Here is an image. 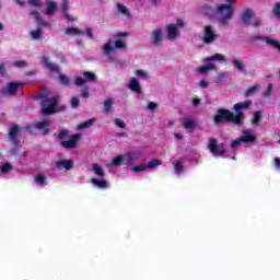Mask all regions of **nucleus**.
<instances>
[{
	"instance_id": "f257e3e1",
	"label": "nucleus",
	"mask_w": 280,
	"mask_h": 280,
	"mask_svg": "<svg viewBox=\"0 0 280 280\" xmlns=\"http://www.w3.org/2000/svg\"><path fill=\"white\" fill-rule=\"evenodd\" d=\"M56 139L60 141L61 148L66 150H75L78 148V143L80 142V135H69V130L63 129L57 133H55Z\"/></svg>"
},
{
	"instance_id": "f03ea898",
	"label": "nucleus",
	"mask_w": 280,
	"mask_h": 280,
	"mask_svg": "<svg viewBox=\"0 0 280 280\" xmlns=\"http://www.w3.org/2000/svg\"><path fill=\"white\" fill-rule=\"evenodd\" d=\"M213 121L215 126H222V124H235V126H240L237 118H235V114L226 108H219L217 114L213 116Z\"/></svg>"
},
{
	"instance_id": "7ed1b4c3",
	"label": "nucleus",
	"mask_w": 280,
	"mask_h": 280,
	"mask_svg": "<svg viewBox=\"0 0 280 280\" xmlns=\"http://www.w3.org/2000/svg\"><path fill=\"white\" fill-rule=\"evenodd\" d=\"M217 12L219 14V24L226 27L231 24V20L233 19V14L235 12V7H233V4H221L217 8Z\"/></svg>"
},
{
	"instance_id": "20e7f679",
	"label": "nucleus",
	"mask_w": 280,
	"mask_h": 280,
	"mask_svg": "<svg viewBox=\"0 0 280 280\" xmlns=\"http://www.w3.org/2000/svg\"><path fill=\"white\" fill-rule=\"evenodd\" d=\"M42 97V113L43 115H54L58 113V98L56 96L47 97L46 95Z\"/></svg>"
},
{
	"instance_id": "39448f33",
	"label": "nucleus",
	"mask_w": 280,
	"mask_h": 280,
	"mask_svg": "<svg viewBox=\"0 0 280 280\" xmlns=\"http://www.w3.org/2000/svg\"><path fill=\"white\" fill-rule=\"evenodd\" d=\"M252 107H253V101H250V100L234 104L233 110H235V113H236V115H234V117H235L236 121H238L240 126H242V121L245 117L244 110H250Z\"/></svg>"
},
{
	"instance_id": "423d86ee",
	"label": "nucleus",
	"mask_w": 280,
	"mask_h": 280,
	"mask_svg": "<svg viewBox=\"0 0 280 280\" xmlns=\"http://www.w3.org/2000/svg\"><path fill=\"white\" fill-rule=\"evenodd\" d=\"M244 25H254V27H261V22L255 18L253 9H246L241 16Z\"/></svg>"
},
{
	"instance_id": "0eeeda50",
	"label": "nucleus",
	"mask_w": 280,
	"mask_h": 280,
	"mask_svg": "<svg viewBox=\"0 0 280 280\" xmlns=\"http://www.w3.org/2000/svg\"><path fill=\"white\" fill-rule=\"evenodd\" d=\"M208 150L214 156H224L226 154V148L224 147V143L222 142L218 143V139L215 138L210 139V142L208 144Z\"/></svg>"
},
{
	"instance_id": "6e6552de",
	"label": "nucleus",
	"mask_w": 280,
	"mask_h": 280,
	"mask_svg": "<svg viewBox=\"0 0 280 280\" xmlns=\"http://www.w3.org/2000/svg\"><path fill=\"white\" fill-rule=\"evenodd\" d=\"M259 40H262L264 43L269 45V47H273V49H278L280 51V44L278 40L264 35H254L252 37L253 43H259Z\"/></svg>"
},
{
	"instance_id": "1a4fd4ad",
	"label": "nucleus",
	"mask_w": 280,
	"mask_h": 280,
	"mask_svg": "<svg viewBox=\"0 0 280 280\" xmlns=\"http://www.w3.org/2000/svg\"><path fill=\"white\" fill-rule=\"evenodd\" d=\"M20 136L21 129L19 128V125H12L9 130V139L15 147L21 145V140L19 139Z\"/></svg>"
},
{
	"instance_id": "9d476101",
	"label": "nucleus",
	"mask_w": 280,
	"mask_h": 280,
	"mask_svg": "<svg viewBox=\"0 0 280 280\" xmlns=\"http://www.w3.org/2000/svg\"><path fill=\"white\" fill-rule=\"evenodd\" d=\"M217 38L215 32L210 25L205 26L203 31V43L205 45H211Z\"/></svg>"
},
{
	"instance_id": "9b49d317",
	"label": "nucleus",
	"mask_w": 280,
	"mask_h": 280,
	"mask_svg": "<svg viewBox=\"0 0 280 280\" xmlns=\"http://www.w3.org/2000/svg\"><path fill=\"white\" fill-rule=\"evenodd\" d=\"M23 86L21 82H10L8 83L7 88L3 89L4 95H16V91Z\"/></svg>"
},
{
	"instance_id": "f8f14e48",
	"label": "nucleus",
	"mask_w": 280,
	"mask_h": 280,
	"mask_svg": "<svg viewBox=\"0 0 280 280\" xmlns=\"http://www.w3.org/2000/svg\"><path fill=\"white\" fill-rule=\"evenodd\" d=\"M241 141H243V143H257V136L253 135V129H247L243 131Z\"/></svg>"
},
{
	"instance_id": "ddd939ff",
	"label": "nucleus",
	"mask_w": 280,
	"mask_h": 280,
	"mask_svg": "<svg viewBox=\"0 0 280 280\" xmlns=\"http://www.w3.org/2000/svg\"><path fill=\"white\" fill-rule=\"evenodd\" d=\"M127 36H129L128 33H116L114 35L115 38H118L115 42V49H127L126 43H124V40H121V38H127Z\"/></svg>"
},
{
	"instance_id": "4468645a",
	"label": "nucleus",
	"mask_w": 280,
	"mask_h": 280,
	"mask_svg": "<svg viewBox=\"0 0 280 280\" xmlns=\"http://www.w3.org/2000/svg\"><path fill=\"white\" fill-rule=\"evenodd\" d=\"M57 170H73V160H59L56 162Z\"/></svg>"
},
{
	"instance_id": "2eb2a0df",
	"label": "nucleus",
	"mask_w": 280,
	"mask_h": 280,
	"mask_svg": "<svg viewBox=\"0 0 280 280\" xmlns=\"http://www.w3.org/2000/svg\"><path fill=\"white\" fill-rule=\"evenodd\" d=\"M30 14L35 18L37 25H40L42 27H49V22L43 20V15H40L38 11H31Z\"/></svg>"
},
{
	"instance_id": "dca6fc26",
	"label": "nucleus",
	"mask_w": 280,
	"mask_h": 280,
	"mask_svg": "<svg viewBox=\"0 0 280 280\" xmlns=\"http://www.w3.org/2000/svg\"><path fill=\"white\" fill-rule=\"evenodd\" d=\"M201 13L205 15V16H208V19H213V16H215L217 14V11L211 5H208V4H203L201 8Z\"/></svg>"
},
{
	"instance_id": "f3484780",
	"label": "nucleus",
	"mask_w": 280,
	"mask_h": 280,
	"mask_svg": "<svg viewBox=\"0 0 280 280\" xmlns=\"http://www.w3.org/2000/svg\"><path fill=\"white\" fill-rule=\"evenodd\" d=\"M151 40L153 45H159L163 40V31L161 28H156L151 34Z\"/></svg>"
},
{
	"instance_id": "a211bd4d",
	"label": "nucleus",
	"mask_w": 280,
	"mask_h": 280,
	"mask_svg": "<svg viewBox=\"0 0 280 280\" xmlns=\"http://www.w3.org/2000/svg\"><path fill=\"white\" fill-rule=\"evenodd\" d=\"M50 125H51V120H44V121L37 122L36 128H38L39 130L44 129L43 135L47 136L49 135V132H51V130H49L48 128V126Z\"/></svg>"
},
{
	"instance_id": "6ab92c4d",
	"label": "nucleus",
	"mask_w": 280,
	"mask_h": 280,
	"mask_svg": "<svg viewBox=\"0 0 280 280\" xmlns=\"http://www.w3.org/2000/svg\"><path fill=\"white\" fill-rule=\"evenodd\" d=\"M232 65H233L234 69H236L237 71H241V73H246V63H244V60L234 59L232 61Z\"/></svg>"
},
{
	"instance_id": "aec40b11",
	"label": "nucleus",
	"mask_w": 280,
	"mask_h": 280,
	"mask_svg": "<svg viewBox=\"0 0 280 280\" xmlns=\"http://www.w3.org/2000/svg\"><path fill=\"white\" fill-rule=\"evenodd\" d=\"M139 160V153L137 152H129L125 154V164L127 165V163L129 165H132V163H135V161Z\"/></svg>"
},
{
	"instance_id": "412c9836",
	"label": "nucleus",
	"mask_w": 280,
	"mask_h": 280,
	"mask_svg": "<svg viewBox=\"0 0 280 280\" xmlns=\"http://www.w3.org/2000/svg\"><path fill=\"white\" fill-rule=\"evenodd\" d=\"M129 89L130 91H133V93L141 94V85L139 84V81L136 78H131L129 82Z\"/></svg>"
},
{
	"instance_id": "4be33fe9",
	"label": "nucleus",
	"mask_w": 280,
	"mask_h": 280,
	"mask_svg": "<svg viewBox=\"0 0 280 280\" xmlns=\"http://www.w3.org/2000/svg\"><path fill=\"white\" fill-rule=\"evenodd\" d=\"M91 183L92 185H94V187H97L98 189H108V182H106V179L92 178Z\"/></svg>"
},
{
	"instance_id": "5701e85b",
	"label": "nucleus",
	"mask_w": 280,
	"mask_h": 280,
	"mask_svg": "<svg viewBox=\"0 0 280 280\" xmlns=\"http://www.w3.org/2000/svg\"><path fill=\"white\" fill-rule=\"evenodd\" d=\"M46 14L47 16H51V14H54V12H56V10H58V3H56L55 1H48L46 2Z\"/></svg>"
},
{
	"instance_id": "b1692460",
	"label": "nucleus",
	"mask_w": 280,
	"mask_h": 280,
	"mask_svg": "<svg viewBox=\"0 0 280 280\" xmlns=\"http://www.w3.org/2000/svg\"><path fill=\"white\" fill-rule=\"evenodd\" d=\"M167 34L170 39H174L178 37V28L176 24H170L167 27Z\"/></svg>"
},
{
	"instance_id": "393cba45",
	"label": "nucleus",
	"mask_w": 280,
	"mask_h": 280,
	"mask_svg": "<svg viewBox=\"0 0 280 280\" xmlns=\"http://www.w3.org/2000/svg\"><path fill=\"white\" fill-rule=\"evenodd\" d=\"M34 180L39 187H47V177L43 174H36Z\"/></svg>"
},
{
	"instance_id": "a878e982",
	"label": "nucleus",
	"mask_w": 280,
	"mask_h": 280,
	"mask_svg": "<svg viewBox=\"0 0 280 280\" xmlns=\"http://www.w3.org/2000/svg\"><path fill=\"white\" fill-rule=\"evenodd\" d=\"M92 170L98 178H104V176H106V173H104V168H102L101 165L97 163L92 164Z\"/></svg>"
},
{
	"instance_id": "bb28decb",
	"label": "nucleus",
	"mask_w": 280,
	"mask_h": 280,
	"mask_svg": "<svg viewBox=\"0 0 280 280\" xmlns=\"http://www.w3.org/2000/svg\"><path fill=\"white\" fill-rule=\"evenodd\" d=\"M43 63L49 69V71H58V66L49 61V57H42Z\"/></svg>"
},
{
	"instance_id": "cd10ccee",
	"label": "nucleus",
	"mask_w": 280,
	"mask_h": 280,
	"mask_svg": "<svg viewBox=\"0 0 280 280\" xmlns=\"http://www.w3.org/2000/svg\"><path fill=\"white\" fill-rule=\"evenodd\" d=\"M82 75L85 78L86 82H97V75L93 72L84 71Z\"/></svg>"
},
{
	"instance_id": "c85d7f7f",
	"label": "nucleus",
	"mask_w": 280,
	"mask_h": 280,
	"mask_svg": "<svg viewBox=\"0 0 280 280\" xmlns=\"http://www.w3.org/2000/svg\"><path fill=\"white\" fill-rule=\"evenodd\" d=\"M31 37L33 38V40H43V30L42 28H37L33 32H31Z\"/></svg>"
},
{
	"instance_id": "c756f323",
	"label": "nucleus",
	"mask_w": 280,
	"mask_h": 280,
	"mask_svg": "<svg viewBox=\"0 0 280 280\" xmlns=\"http://www.w3.org/2000/svg\"><path fill=\"white\" fill-rule=\"evenodd\" d=\"M93 124H95V118H91L89 120H85L84 122H81L78 126L79 130H86V128H90V126H93Z\"/></svg>"
},
{
	"instance_id": "7c9ffc66",
	"label": "nucleus",
	"mask_w": 280,
	"mask_h": 280,
	"mask_svg": "<svg viewBox=\"0 0 280 280\" xmlns=\"http://www.w3.org/2000/svg\"><path fill=\"white\" fill-rule=\"evenodd\" d=\"M113 110V98H107L104 102V113L108 115Z\"/></svg>"
},
{
	"instance_id": "2f4dec72",
	"label": "nucleus",
	"mask_w": 280,
	"mask_h": 280,
	"mask_svg": "<svg viewBox=\"0 0 280 280\" xmlns=\"http://www.w3.org/2000/svg\"><path fill=\"white\" fill-rule=\"evenodd\" d=\"M121 163H126L125 155H118V156L114 158L112 161V165H114V167H119V165H121Z\"/></svg>"
},
{
	"instance_id": "473e14b6",
	"label": "nucleus",
	"mask_w": 280,
	"mask_h": 280,
	"mask_svg": "<svg viewBox=\"0 0 280 280\" xmlns=\"http://www.w3.org/2000/svg\"><path fill=\"white\" fill-rule=\"evenodd\" d=\"M103 50L106 54V56H110V54H114L115 51V47H113V42H107L104 46H103Z\"/></svg>"
},
{
	"instance_id": "72a5a7b5",
	"label": "nucleus",
	"mask_w": 280,
	"mask_h": 280,
	"mask_svg": "<svg viewBox=\"0 0 280 280\" xmlns=\"http://www.w3.org/2000/svg\"><path fill=\"white\" fill-rule=\"evenodd\" d=\"M211 69H215L214 63H208L206 66H201L198 68L199 73H207L208 71H211Z\"/></svg>"
},
{
	"instance_id": "f704fd0d",
	"label": "nucleus",
	"mask_w": 280,
	"mask_h": 280,
	"mask_svg": "<svg viewBox=\"0 0 280 280\" xmlns=\"http://www.w3.org/2000/svg\"><path fill=\"white\" fill-rule=\"evenodd\" d=\"M257 91H259V86L254 85L246 90V92L244 93V97H250L252 95H255V93H257Z\"/></svg>"
},
{
	"instance_id": "c9c22d12",
	"label": "nucleus",
	"mask_w": 280,
	"mask_h": 280,
	"mask_svg": "<svg viewBox=\"0 0 280 280\" xmlns=\"http://www.w3.org/2000/svg\"><path fill=\"white\" fill-rule=\"evenodd\" d=\"M66 34L67 35H80V34H84V31H80L79 28H75V27H68V28H66Z\"/></svg>"
},
{
	"instance_id": "e433bc0d",
	"label": "nucleus",
	"mask_w": 280,
	"mask_h": 280,
	"mask_svg": "<svg viewBox=\"0 0 280 280\" xmlns=\"http://www.w3.org/2000/svg\"><path fill=\"white\" fill-rule=\"evenodd\" d=\"M159 165H161V160L153 159L148 163L147 170H154V167H159Z\"/></svg>"
},
{
	"instance_id": "4c0bfd02",
	"label": "nucleus",
	"mask_w": 280,
	"mask_h": 280,
	"mask_svg": "<svg viewBox=\"0 0 280 280\" xmlns=\"http://www.w3.org/2000/svg\"><path fill=\"white\" fill-rule=\"evenodd\" d=\"M184 128L186 130H194L196 128V121L194 119H187L184 121Z\"/></svg>"
},
{
	"instance_id": "58836bf2",
	"label": "nucleus",
	"mask_w": 280,
	"mask_h": 280,
	"mask_svg": "<svg viewBox=\"0 0 280 280\" xmlns=\"http://www.w3.org/2000/svg\"><path fill=\"white\" fill-rule=\"evenodd\" d=\"M117 10H118V12H120V14H125L126 16H130V12L128 11V7H126L121 3H118L117 4Z\"/></svg>"
},
{
	"instance_id": "ea45409f",
	"label": "nucleus",
	"mask_w": 280,
	"mask_h": 280,
	"mask_svg": "<svg viewBox=\"0 0 280 280\" xmlns=\"http://www.w3.org/2000/svg\"><path fill=\"white\" fill-rule=\"evenodd\" d=\"M59 82L63 86H69V84H71V81L69 80V77H67L65 74H59Z\"/></svg>"
},
{
	"instance_id": "a19ab883",
	"label": "nucleus",
	"mask_w": 280,
	"mask_h": 280,
	"mask_svg": "<svg viewBox=\"0 0 280 280\" xmlns=\"http://www.w3.org/2000/svg\"><path fill=\"white\" fill-rule=\"evenodd\" d=\"M13 167H14V166H12V164H10V163H4V164L1 166L0 172H1L2 174H8V172H12Z\"/></svg>"
},
{
	"instance_id": "79ce46f5",
	"label": "nucleus",
	"mask_w": 280,
	"mask_h": 280,
	"mask_svg": "<svg viewBox=\"0 0 280 280\" xmlns=\"http://www.w3.org/2000/svg\"><path fill=\"white\" fill-rule=\"evenodd\" d=\"M260 121H261V112H255L252 124H254V126H257Z\"/></svg>"
},
{
	"instance_id": "37998d69",
	"label": "nucleus",
	"mask_w": 280,
	"mask_h": 280,
	"mask_svg": "<svg viewBox=\"0 0 280 280\" xmlns=\"http://www.w3.org/2000/svg\"><path fill=\"white\" fill-rule=\"evenodd\" d=\"M213 60H224V55L215 54L214 56L206 59L207 62H212Z\"/></svg>"
},
{
	"instance_id": "c03bdc74",
	"label": "nucleus",
	"mask_w": 280,
	"mask_h": 280,
	"mask_svg": "<svg viewBox=\"0 0 280 280\" xmlns=\"http://www.w3.org/2000/svg\"><path fill=\"white\" fill-rule=\"evenodd\" d=\"M81 97H84V98L91 97L90 88L88 85L82 88V90H81Z\"/></svg>"
},
{
	"instance_id": "a18cd8bd",
	"label": "nucleus",
	"mask_w": 280,
	"mask_h": 280,
	"mask_svg": "<svg viewBox=\"0 0 280 280\" xmlns=\"http://www.w3.org/2000/svg\"><path fill=\"white\" fill-rule=\"evenodd\" d=\"M272 14L276 19H280V2H277L272 9Z\"/></svg>"
},
{
	"instance_id": "49530a36",
	"label": "nucleus",
	"mask_w": 280,
	"mask_h": 280,
	"mask_svg": "<svg viewBox=\"0 0 280 280\" xmlns=\"http://www.w3.org/2000/svg\"><path fill=\"white\" fill-rule=\"evenodd\" d=\"M242 143H244V142H243V140H242V137H240V138H237L236 140H233V141L231 142V148H232L233 150H235V148H240V145H242Z\"/></svg>"
},
{
	"instance_id": "de8ad7c7",
	"label": "nucleus",
	"mask_w": 280,
	"mask_h": 280,
	"mask_svg": "<svg viewBox=\"0 0 280 280\" xmlns=\"http://www.w3.org/2000/svg\"><path fill=\"white\" fill-rule=\"evenodd\" d=\"M61 12H63V14H67V12H69V0H62Z\"/></svg>"
},
{
	"instance_id": "09e8293b",
	"label": "nucleus",
	"mask_w": 280,
	"mask_h": 280,
	"mask_svg": "<svg viewBox=\"0 0 280 280\" xmlns=\"http://www.w3.org/2000/svg\"><path fill=\"white\" fill-rule=\"evenodd\" d=\"M183 170H185V166L180 162L175 163V172L176 174H183Z\"/></svg>"
},
{
	"instance_id": "8fccbe9b",
	"label": "nucleus",
	"mask_w": 280,
	"mask_h": 280,
	"mask_svg": "<svg viewBox=\"0 0 280 280\" xmlns=\"http://www.w3.org/2000/svg\"><path fill=\"white\" fill-rule=\"evenodd\" d=\"M72 108H78L80 106V98L78 96H73L70 101Z\"/></svg>"
},
{
	"instance_id": "3c124183",
	"label": "nucleus",
	"mask_w": 280,
	"mask_h": 280,
	"mask_svg": "<svg viewBox=\"0 0 280 280\" xmlns=\"http://www.w3.org/2000/svg\"><path fill=\"white\" fill-rule=\"evenodd\" d=\"M145 170H148V166L147 165H138V166H135L132 168V172H135L136 174H138V172H145Z\"/></svg>"
},
{
	"instance_id": "603ef678",
	"label": "nucleus",
	"mask_w": 280,
	"mask_h": 280,
	"mask_svg": "<svg viewBox=\"0 0 280 280\" xmlns=\"http://www.w3.org/2000/svg\"><path fill=\"white\" fill-rule=\"evenodd\" d=\"M114 124H115V126H117V128H122V129H125L126 128V122H124L121 119H119V118H116L115 120H114Z\"/></svg>"
},
{
	"instance_id": "864d4df0",
	"label": "nucleus",
	"mask_w": 280,
	"mask_h": 280,
	"mask_svg": "<svg viewBox=\"0 0 280 280\" xmlns=\"http://www.w3.org/2000/svg\"><path fill=\"white\" fill-rule=\"evenodd\" d=\"M13 66L18 67L20 69H23V68L27 67V62L26 61H15V62H13Z\"/></svg>"
},
{
	"instance_id": "5fc2aeb1",
	"label": "nucleus",
	"mask_w": 280,
	"mask_h": 280,
	"mask_svg": "<svg viewBox=\"0 0 280 280\" xmlns=\"http://www.w3.org/2000/svg\"><path fill=\"white\" fill-rule=\"evenodd\" d=\"M271 93H272V83H269L264 95H265V97H270Z\"/></svg>"
},
{
	"instance_id": "6e6d98bb",
	"label": "nucleus",
	"mask_w": 280,
	"mask_h": 280,
	"mask_svg": "<svg viewBox=\"0 0 280 280\" xmlns=\"http://www.w3.org/2000/svg\"><path fill=\"white\" fill-rule=\"evenodd\" d=\"M28 3L31 5H33L34 8H40L43 5V3L40 2V0H30Z\"/></svg>"
},
{
	"instance_id": "4d7b16f0",
	"label": "nucleus",
	"mask_w": 280,
	"mask_h": 280,
	"mask_svg": "<svg viewBox=\"0 0 280 280\" xmlns=\"http://www.w3.org/2000/svg\"><path fill=\"white\" fill-rule=\"evenodd\" d=\"M74 84L75 86H82L84 84V80L82 79V77H77L74 80Z\"/></svg>"
},
{
	"instance_id": "13d9d810",
	"label": "nucleus",
	"mask_w": 280,
	"mask_h": 280,
	"mask_svg": "<svg viewBox=\"0 0 280 280\" xmlns=\"http://www.w3.org/2000/svg\"><path fill=\"white\" fill-rule=\"evenodd\" d=\"M5 73H8V68L4 63H0V75H5Z\"/></svg>"
},
{
	"instance_id": "bf43d9fd",
	"label": "nucleus",
	"mask_w": 280,
	"mask_h": 280,
	"mask_svg": "<svg viewBox=\"0 0 280 280\" xmlns=\"http://www.w3.org/2000/svg\"><path fill=\"white\" fill-rule=\"evenodd\" d=\"M156 106H159L156 103H154V102H149V104H148V109H149V110H154V108H156Z\"/></svg>"
},
{
	"instance_id": "052dcab7",
	"label": "nucleus",
	"mask_w": 280,
	"mask_h": 280,
	"mask_svg": "<svg viewBox=\"0 0 280 280\" xmlns=\"http://www.w3.org/2000/svg\"><path fill=\"white\" fill-rule=\"evenodd\" d=\"M136 75H138V78H145V72L143 70H137Z\"/></svg>"
},
{
	"instance_id": "680f3d73",
	"label": "nucleus",
	"mask_w": 280,
	"mask_h": 280,
	"mask_svg": "<svg viewBox=\"0 0 280 280\" xmlns=\"http://www.w3.org/2000/svg\"><path fill=\"white\" fill-rule=\"evenodd\" d=\"M273 162H275V167L280 170V159L279 158H275Z\"/></svg>"
},
{
	"instance_id": "e2e57ef3",
	"label": "nucleus",
	"mask_w": 280,
	"mask_h": 280,
	"mask_svg": "<svg viewBox=\"0 0 280 280\" xmlns=\"http://www.w3.org/2000/svg\"><path fill=\"white\" fill-rule=\"evenodd\" d=\"M85 34H86L88 38H93V31H91V28H86Z\"/></svg>"
},
{
	"instance_id": "0e129e2a",
	"label": "nucleus",
	"mask_w": 280,
	"mask_h": 280,
	"mask_svg": "<svg viewBox=\"0 0 280 280\" xmlns=\"http://www.w3.org/2000/svg\"><path fill=\"white\" fill-rule=\"evenodd\" d=\"M65 19H67V21H70L71 23H73V21H75V18H73L72 15L70 14H65Z\"/></svg>"
},
{
	"instance_id": "69168bd1",
	"label": "nucleus",
	"mask_w": 280,
	"mask_h": 280,
	"mask_svg": "<svg viewBox=\"0 0 280 280\" xmlns=\"http://www.w3.org/2000/svg\"><path fill=\"white\" fill-rule=\"evenodd\" d=\"M199 85H200L202 89H207V86H209V83H208L207 81H205V80H201V81L199 82Z\"/></svg>"
},
{
	"instance_id": "338daca9",
	"label": "nucleus",
	"mask_w": 280,
	"mask_h": 280,
	"mask_svg": "<svg viewBox=\"0 0 280 280\" xmlns=\"http://www.w3.org/2000/svg\"><path fill=\"white\" fill-rule=\"evenodd\" d=\"M192 104H194V106H200V100L192 98Z\"/></svg>"
},
{
	"instance_id": "774afa93",
	"label": "nucleus",
	"mask_w": 280,
	"mask_h": 280,
	"mask_svg": "<svg viewBox=\"0 0 280 280\" xmlns=\"http://www.w3.org/2000/svg\"><path fill=\"white\" fill-rule=\"evenodd\" d=\"M117 137H128V133L127 132H118L117 133Z\"/></svg>"
}]
</instances>
